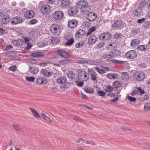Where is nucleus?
<instances>
[{
	"label": "nucleus",
	"mask_w": 150,
	"mask_h": 150,
	"mask_svg": "<svg viewBox=\"0 0 150 150\" xmlns=\"http://www.w3.org/2000/svg\"><path fill=\"white\" fill-rule=\"evenodd\" d=\"M50 30L52 33L59 35L61 32L60 26L57 24H53L50 27Z\"/></svg>",
	"instance_id": "1"
},
{
	"label": "nucleus",
	"mask_w": 150,
	"mask_h": 150,
	"mask_svg": "<svg viewBox=\"0 0 150 150\" xmlns=\"http://www.w3.org/2000/svg\"><path fill=\"white\" fill-rule=\"evenodd\" d=\"M133 77L137 81H141L145 77L144 74L141 71L135 72L133 74Z\"/></svg>",
	"instance_id": "2"
},
{
	"label": "nucleus",
	"mask_w": 150,
	"mask_h": 150,
	"mask_svg": "<svg viewBox=\"0 0 150 150\" xmlns=\"http://www.w3.org/2000/svg\"><path fill=\"white\" fill-rule=\"evenodd\" d=\"M78 78L80 80L82 81H86L88 78L86 73L84 71L79 72L78 74Z\"/></svg>",
	"instance_id": "3"
},
{
	"label": "nucleus",
	"mask_w": 150,
	"mask_h": 150,
	"mask_svg": "<svg viewBox=\"0 0 150 150\" xmlns=\"http://www.w3.org/2000/svg\"><path fill=\"white\" fill-rule=\"evenodd\" d=\"M50 6L47 4L43 5L41 8V10L43 14H47L50 11Z\"/></svg>",
	"instance_id": "4"
},
{
	"label": "nucleus",
	"mask_w": 150,
	"mask_h": 150,
	"mask_svg": "<svg viewBox=\"0 0 150 150\" xmlns=\"http://www.w3.org/2000/svg\"><path fill=\"white\" fill-rule=\"evenodd\" d=\"M64 16L63 13L61 11H57L53 13V17L56 19H59L61 18Z\"/></svg>",
	"instance_id": "5"
},
{
	"label": "nucleus",
	"mask_w": 150,
	"mask_h": 150,
	"mask_svg": "<svg viewBox=\"0 0 150 150\" xmlns=\"http://www.w3.org/2000/svg\"><path fill=\"white\" fill-rule=\"evenodd\" d=\"M76 5L78 8H80V9L83 8H85V7H87L89 5L88 2L85 1L83 0L81 1L78 2Z\"/></svg>",
	"instance_id": "6"
},
{
	"label": "nucleus",
	"mask_w": 150,
	"mask_h": 150,
	"mask_svg": "<svg viewBox=\"0 0 150 150\" xmlns=\"http://www.w3.org/2000/svg\"><path fill=\"white\" fill-rule=\"evenodd\" d=\"M126 56L127 58L133 59L137 56V54L135 51L131 50L126 53Z\"/></svg>",
	"instance_id": "7"
},
{
	"label": "nucleus",
	"mask_w": 150,
	"mask_h": 150,
	"mask_svg": "<svg viewBox=\"0 0 150 150\" xmlns=\"http://www.w3.org/2000/svg\"><path fill=\"white\" fill-rule=\"evenodd\" d=\"M36 83L40 85L46 84L47 82V79L44 77H39L36 80Z\"/></svg>",
	"instance_id": "8"
},
{
	"label": "nucleus",
	"mask_w": 150,
	"mask_h": 150,
	"mask_svg": "<svg viewBox=\"0 0 150 150\" xmlns=\"http://www.w3.org/2000/svg\"><path fill=\"white\" fill-rule=\"evenodd\" d=\"M23 21V19L20 17L16 16L13 18L12 19L11 23L12 24H17Z\"/></svg>",
	"instance_id": "9"
},
{
	"label": "nucleus",
	"mask_w": 150,
	"mask_h": 150,
	"mask_svg": "<svg viewBox=\"0 0 150 150\" xmlns=\"http://www.w3.org/2000/svg\"><path fill=\"white\" fill-rule=\"evenodd\" d=\"M97 17L96 14L93 12H91L87 16V19L90 21H93L96 19Z\"/></svg>",
	"instance_id": "10"
},
{
	"label": "nucleus",
	"mask_w": 150,
	"mask_h": 150,
	"mask_svg": "<svg viewBox=\"0 0 150 150\" xmlns=\"http://www.w3.org/2000/svg\"><path fill=\"white\" fill-rule=\"evenodd\" d=\"M57 53L58 55L64 58H68L69 57V54L63 50H60L58 51Z\"/></svg>",
	"instance_id": "11"
},
{
	"label": "nucleus",
	"mask_w": 150,
	"mask_h": 150,
	"mask_svg": "<svg viewBox=\"0 0 150 150\" xmlns=\"http://www.w3.org/2000/svg\"><path fill=\"white\" fill-rule=\"evenodd\" d=\"M68 13L71 16H73L77 13V8L76 7L74 6L71 7L68 10Z\"/></svg>",
	"instance_id": "12"
},
{
	"label": "nucleus",
	"mask_w": 150,
	"mask_h": 150,
	"mask_svg": "<svg viewBox=\"0 0 150 150\" xmlns=\"http://www.w3.org/2000/svg\"><path fill=\"white\" fill-rule=\"evenodd\" d=\"M11 17L8 15H6L2 17L1 22L3 24H7L9 22Z\"/></svg>",
	"instance_id": "13"
},
{
	"label": "nucleus",
	"mask_w": 150,
	"mask_h": 150,
	"mask_svg": "<svg viewBox=\"0 0 150 150\" xmlns=\"http://www.w3.org/2000/svg\"><path fill=\"white\" fill-rule=\"evenodd\" d=\"M111 38L110 34L109 33H106L102 34L100 37V39L102 40H107Z\"/></svg>",
	"instance_id": "14"
},
{
	"label": "nucleus",
	"mask_w": 150,
	"mask_h": 150,
	"mask_svg": "<svg viewBox=\"0 0 150 150\" xmlns=\"http://www.w3.org/2000/svg\"><path fill=\"white\" fill-rule=\"evenodd\" d=\"M68 25L69 27L74 28L77 26V22L75 20H71L69 21Z\"/></svg>",
	"instance_id": "15"
},
{
	"label": "nucleus",
	"mask_w": 150,
	"mask_h": 150,
	"mask_svg": "<svg viewBox=\"0 0 150 150\" xmlns=\"http://www.w3.org/2000/svg\"><path fill=\"white\" fill-rule=\"evenodd\" d=\"M137 90L136 89L134 90L132 93L131 95L132 96H134L137 94H138L139 93H140L141 95L144 93V91L141 88L138 87L137 88Z\"/></svg>",
	"instance_id": "16"
},
{
	"label": "nucleus",
	"mask_w": 150,
	"mask_h": 150,
	"mask_svg": "<svg viewBox=\"0 0 150 150\" xmlns=\"http://www.w3.org/2000/svg\"><path fill=\"white\" fill-rule=\"evenodd\" d=\"M29 109L32 113L33 115L36 118H40V116L38 112L35 109L30 107Z\"/></svg>",
	"instance_id": "17"
},
{
	"label": "nucleus",
	"mask_w": 150,
	"mask_h": 150,
	"mask_svg": "<svg viewBox=\"0 0 150 150\" xmlns=\"http://www.w3.org/2000/svg\"><path fill=\"white\" fill-rule=\"evenodd\" d=\"M97 40L96 37L94 35H92L89 38L88 40V43L89 44H94Z\"/></svg>",
	"instance_id": "18"
},
{
	"label": "nucleus",
	"mask_w": 150,
	"mask_h": 150,
	"mask_svg": "<svg viewBox=\"0 0 150 150\" xmlns=\"http://www.w3.org/2000/svg\"><path fill=\"white\" fill-rule=\"evenodd\" d=\"M40 73L47 77H49L52 76L53 74V73L48 71L47 70L45 69H42L40 71Z\"/></svg>",
	"instance_id": "19"
},
{
	"label": "nucleus",
	"mask_w": 150,
	"mask_h": 150,
	"mask_svg": "<svg viewBox=\"0 0 150 150\" xmlns=\"http://www.w3.org/2000/svg\"><path fill=\"white\" fill-rule=\"evenodd\" d=\"M67 81L66 78L64 76H61L57 79V83L60 84H64Z\"/></svg>",
	"instance_id": "20"
},
{
	"label": "nucleus",
	"mask_w": 150,
	"mask_h": 150,
	"mask_svg": "<svg viewBox=\"0 0 150 150\" xmlns=\"http://www.w3.org/2000/svg\"><path fill=\"white\" fill-rule=\"evenodd\" d=\"M114 57V56L111 51L108 54L106 55L105 59L107 61L110 60L112 61L113 60L112 59Z\"/></svg>",
	"instance_id": "21"
},
{
	"label": "nucleus",
	"mask_w": 150,
	"mask_h": 150,
	"mask_svg": "<svg viewBox=\"0 0 150 150\" xmlns=\"http://www.w3.org/2000/svg\"><path fill=\"white\" fill-rule=\"evenodd\" d=\"M29 71L30 72L34 74H37L38 71L39 69L36 67L34 66H30L29 67Z\"/></svg>",
	"instance_id": "22"
},
{
	"label": "nucleus",
	"mask_w": 150,
	"mask_h": 150,
	"mask_svg": "<svg viewBox=\"0 0 150 150\" xmlns=\"http://www.w3.org/2000/svg\"><path fill=\"white\" fill-rule=\"evenodd\" d=\"M34 15V13L33 11H27L25 13V16L26 18L30 19L33 18Z\"/></svg>",
	"instance_id": "23"
},
{
	"label": "nucleus",
	"mask_w": 150,
	"mask_h": 150,
	"mask_svg": "<svg viewBox=\"0 0 150 150\" xmlns=\"http://www.w3.org/2000/svg\"><path fill=\"white\" fill-rule=\"evenodd\" d=\"M122 24V22L120 21H116L112 25V27L117 29L121 27Z\"/></svg>",
	"instance_id": "24"
},
{
	"label": "nucleus",
	"mask_w": 150,
	"mask_h": 150,
	"mask_svg": "<svg viewBox=\"0 0 150 150\" xmlns=\"http://www.w3.org/2000/svg\"><path fill=\"white\" fill-rule=\"evenodd\" d=\"M91 7L88 5L87 7H85L80 9L81 11L83 14H86L91 11Z\"/></svg>",
	"instance_id": "25"
},
{
	"label": "nucleus",
	"mask_w": 150,
	"mask_h": 150,
	"mask_svg": "<svg viewBox=\"0 0 150 150\" xmlns=\"http://www.w3.org/2000/svg\"><path fill=\"white\" fill-rule=\"evenodd\" d=\"M86 35L85 32L84 31L82 30H80L77 31L75 34L76 36L77 37H82Z\"/></svg>",
	"instance_id": "26"
},
{
	"label": "nucleus",
	"mask_w": 150,
	"mask_h": 150,
	"mask_svg": "<svg viewBox=\"0 0 150 150\" xmlns=\"http://www.w3.org/2000/svg\"><path fill=\"white\" fill-rule=\"evenodd\" d=\"M62 1L61 6L62 8H65L70 5V2L69 1L63 0Z\"/></svg>",
	"instance_id": "27"
},
{
	"label": "nucleus",
	"mask_w": 150,
	"mask_h": 150,
	"mask_svg": "<svg viewBox=\"0 0 150 150\" xmlns=\"http://www.w3.org/2000/svg\"><path fill=\"white\" fill-rule=\"evenodd\" d=\"M41 115L44 120H46V121L48 122H52V119L50 118V117L47 116L45 113H42L41 114Z\"/></svg>",
	"instance_id": "28"
},
{
	"label": "nucleus",
	"mask_w": 150,
	"mask_h": 150,
	"mask_svg": "<svg viewBox=\"0 0 150 150\" xmlns=\"http://www.w3.org/2000/svg\"><path fill=\"white\" fill-rule=\"evenodd\" d=\"M118 77L117 74L110 73L107 74V77L110 79H115Z\"/></svg>",
	"instance_id": "29"
},
{
	"label": "nucleus",
	"mask_w": 150,
	"mask_h": 150,
	"mask_svg": "<svg viewBox=\"0 0 150 150\" xmlns=\"http://www.w3.org/2000/svg\"><path fill=\"white\" fill-rule=\"evenodd\" d=\"M142 12V11L141 10V8L138 7L137 8L135 9L133 11L134 15L136 16H139Z\"/></svg>",
	"instance_id": "30"
},
{
	"label": "nucleus",
	"mask_w": 150,
	"mask_h": 150,
	"mask_svg": "<svg viewBox=\"0 0 150 150\" xmlns=\"http://www.w3.org/2000/svg\"><path fill=\"white\" fill-rule=\"evenodd\" d=\"M30 56L34 57H43L44 56V54L42 52H37L32 53L30 54Z\"/></svg>",
	"instance_id": "31"
},
{
	"label": "nucleus",
	"mask_w": 150,
	"mask_h": 150,
	"mask_svg": "<svg viewBox=\"0 0 150 150\" xmlns=\"http://www.w3.org/2000/svg\"><path fill=\"white\" fill-rule=\"evenodd\" d=\"M23 41L22 39H19L17 40H14L12 41L13 43L17 46L22 45H23Z\"/></svg>",
	"instance_id": "32"
},
{
	"label": "nucleus",
	"mask_w": 150,
	"mask_h": 150,
	"mask_svg": "<svg viewBox=\"0 0 150 150\" xmlns=\"http://www.w3.org/2000/svg\"><path fill=\"white\" fill-rule=\"evenodd\" d=\"M90 74L91 76V79L93 81L96 80L97 77L96 72L93 70H90L89 71Z\"/></svg>",
	"instance_id": "33"
},
{
	"label": "nucleus",
	"mask_w": 150,
	"mask_h": 150,
	"mask_svg": "<svg viewBox=\"0 0 150 150\" xmlns=\"http://www.w3.org/2000/svg\"><path fill=\"white\" fill-rule=\"evenodd\" d=\"M122 78L124 80H126L129 78V73L127 72H121Z\"/></svg>",
	"instance_id": "34"
},
{
	"label": "nucleus",
	"mask_w": 150,
	"mask_h": 150,
	"mask_svg": "<svg viewBox=\"0 0 150 150\" xmlns=\"http://www.w3.org/2000/svg\"><path fill=\"white\" fill-rule=\"evenodd\" d=\"M96 29V27L95 26L89 29L88 30V31L86 34V35L88 36L90 35L92 32H94Z\"/></svg>",
	"instance_id": "35"
},
{
	"label": "nucleus",
	"mask_w": 150,
	"mask_h": 150,
	"mask_svg": "<svg viewBox=\"0 0 150 150\" xmlns=\"http://www.w3.org/2000/svg\"><path fill=\"white\" fill-rule=\"evenodd\" d=\"M51 41L52 44H53L54 45L58 44L59 42V40L58 38L54 37L51 38Z\"/></svg>",
	"instance_id": "36"
},
{
	"label": "nucleus",
	"mask_w": 150,
	"mask_h": 150,
	"mask_svg": "<svg viewBox=\"0 0 150 150\" xmlns=\"http://www.w3.org/2000/svg\"><path fill=\"white\" fill-rule=\"evenodd\" d=\"M84 91L87 93H93L94 92V89L93 88L86 87L84 89Z\"/></svg>",
	"instance_id": "37"
},
{
	"label": "nucleus",
	"mask_w": 150,
	"mask_h": 150,
	"mask_svg": "<svg viewBox=\"0 0 150 150\" xmlns=\"http://www.w3.org/2000/svg\"><path fill=\"white\" fill-rule=\"evenodd\" d=\"M112 87L109 85L105 86L104 90L106 92H111L113 90Z\"/></svg>",
	"instance_id": "38"
},
{
	"label": "nucleus",
	"mask_w": 150,
	"mask_h": 150,
	"mask_svg": "<svg viewBox=\"0 0 150 150\" xmlns=\"http://www.w3.org/2000/svg\"><path fill=\"white\" fill-rule=\"evenodd\" d=\"M147 47L146 45H140L137 47V49L138 50L140 51H146V47Z\"/></svg>",
	"instance_id": "39"
},
{
	"label": "nucleus",
	"mask_w": 150,
	"mask_h": 150,
	"mask_svg": "<svg viewBox=\"0 0 150 150\" xmlns=\"http://www.w3.org/2000/svg\"><path fill=\"white\" fill-rule=\"evenodd\" d=\"M139 43V41L137 39H134L132 40L131 43V45L132 46H135Z\"/></svg>",
	"instance_id": "40"
},
{
	"label": "nucleus",
	"mask_w": 150,
	"mask_h": 150,
	"mask_svg": "<svg viewBox=\"0 0 150 150\" xmlns=\"http://www.w3.org/2000/svg\"><path fill=\"white\" fill-rule=\"evenodd\" d=\"M64 85L61 86L60 87L61 88L62 90H64L65 89L69 88L70 86V84L69 83L66 82L64 84Z\"/></svg>",
	"instance_id": "41"
},
{
	"label": "nucleus",
	"mask_w": 150,
	"mask_h": 150,
	"mask_svg": "<svg viewBox=\"0 0 150 150\" xmlns=\"http://www.w3.org/2000/svg\"><path fill=\"white\" fill-rule=\"evenodd\" d=\"M74 42V40L73 38L68 40L67 41L65 42V44L67 45H71Z\"/></svg>",
	"instance_id": "42"
},
{
	"label": "nucleus",
	"mask_w": 150,
	"mask_h": 150,
	"mask_svg": "<svg viewBox=\"0 0 150 150\" xmlns=\"http://www.w3.org/2000/svg\"><path fill=\"white\" fill-rule=\"evenodd\" d=\"M13 127L16 131H21V129L19 126L16 124H13Z\"/></svg>",
	"instance_id": "43"
},
{
	"label": "nucleus",
	"mask_w": 150,
	"mask_h": 150,
	"mask_svg": "<svg viewBox=\"0 0 150 150\" xmlns=\"http://www.w3.org/2000/svg\"><path fill=\"white\" fill-rule=\"evenodd\" d=\"M143 27L147 28L150 27V21H146L143 25Z\"/></svg>",
	"instance_id": "44"
},
{
	"label": "nucleus",
	"mask_w": 150,
	"mask_h": 150,
	"mask_svg": "<svg viewBox=\"0 0 150 150\" xmlns=\"http://www.w3.org/2000/svg\"><path fill=\"white\" fill-rule=\"evenodd\" d=\"M114 57L119 56L120 54V52L118 50H112V51Z\"/></svg>",
	"instance_id": "45"
},
{
	"label": "nucleus",
	"mask_w": 150,
	"mask_h": 150,
	"mask_svg": "<svg viewBox=\"0 0 150 150\" xmlns=\"http://www.w3.org/2000/svg\"><path fill=\"white\" fill-rule=\"evenodd\" d=\"M116 46V43L114 42H112L109 45V47L110 49H113V48H115Z\"/></svg>",
	"instance_id": "46"
},
{
	"label": "nucleus",
	"mask_w": 150,
	"mask_h": 150,
	"mask_svg": "<svg viewBox=\"0 0 150 150\" xmlns=\"http://www.w3.org/2000/svg\"><path fill=\"white\" fill-rule=\"evenodd\" d=\"M35 79V78L33 76L27 77L26 78L27 81L30 82H34Z\"/></svg>",
	"instance_id": "47"
},
{
	"label": "nucleus",
	"mask_w": 150,
	"mask_h": 150,
	"mask_svg": "<svg viewBox=\"0 0 150 150\" xmlns=\"http://www.w3.org/2000/svg\"><path fill=\"white\" fill-rule=\"evenodd\" d=\"M120 82L119 81H115L113 83V87L114 88H117L119 86Z\"/></svg>",
	"instance_id": "48"
},
{
	"label": "nucleus",
	"mask_w": 150,
	"mask_h": 150,
	"mask_svg": "<svg viewBox=\"0 0 150 150\" xmlns=\"http://www.w3.org/2000/svg\"><path fill=\"white\" fill-rule=\"evenodd\" d=\"M144 109L145 111H149L150 109V107L148 104H145L144 105Z\"/></svg>",
	"instance_id": "49"
},
{
	"label": "nucleus",
	"mask_w": 150,
	"mask_h": 150,
	"mask_svg": "<svg viewBox=\"0 0 150 150\" xmlns=\"http://www.w3.org/2000/svg\"><path fill=\"white\" fill-rule=\"evenodd\" d=\"M74 74L72 73L69 72L67 74L68 77L70 79H74Z\"/></svg>",
	"instance_id": "50"
},
{
	"label": "nucleus",
	"mask_w": 150,
	"mask_h": 150,
	"mask_svg": "<svg viewBox=\"0 0 150 150\" xmlns=\"http://www.w3.org/2000/svg\"><path fill=\"white\" fill-rule=\"evenodd\" d=\"M76 81V84L77 85L79 86V87H82L83 86L84 84L83 81Z\"/></svg>",
	"instance_id": "51"
},
{
	"label": "nucleus",
	"mask_w": 150,
	"mask_h": 150,
	"mask_svg": "<svg viewBox=\"0 0 150 150\" xmlns=\"http://www.w3.org/2000/svg\"><path fill=\"white\" fill-rule=\"evenodd\" d=\"M146 20V18H144L142 19L138 20L137 21V23H143Z\"/></svg>",
	"instance_id": "52"
},
{
	"label": "nucleus",
	"mask_w": 150,
	"mask_h": 150,
	"mask_svg": "<svg viewBox=\"0 0 150 150\" xmlns=\"http://www.w3.org/2000/svg\"><path fill=\"white\" fill-rule=\"evenodd\" d=\"M113 63L117 64H122L124 63V62L123 61H120L117 60H115L112 61Z\"/></svg>",
	"instance_id": "53"
},
{
	"label": "nucleus",
	"mask_w": 150,
	"mask_h": 150,
	"mask_svg": "<svg viewBox=\"0 0 150 150\" xmlns=\"http://www.w3.org/2000/svg\"><path fill=\"white\" fill-rule=\"evenodd\" d=\"M77 62L78 63H81V64H88V61L86 60H79L77 61Z\"/></svg>",
	"instance_id": "54"
},
{
	"label": "nucleus",
	"mask_w": 150,
	"mask_h": 150,
	"mask_svg": "<svg viewBox=\"0 0 150 150\" xmlns=\"http://www.w3.org/2000/svg\"><path fill=\"white\" fill-rule=\"evenodd\" d=\"M127 98L131 102L135 101L136 100L135 98L133 97L132 96H127Z\"/></svg>",
	"instance_id": "55"
},
{
	"label": "nucleus",
	"mask_w": 150,
	"mask_h": 150,
	"mask_svg": "<svg viewBox=\"0 0 150 150\" xmlns=\"http://www.w3.org/2000/svg\"><path fill=\"white\" fill-rule=\"evenodd\" d=\"M95 68V69L97 71H98V72L100 74H103L105 72L104 71L98 67H96Z\"/></svg>",
	"instance_id": "56"
},
{
	"label": "nucleus",
	"mask_w": 150,
	"mask_h": 150,
	"mask_svg": "<svg viewBox=\"0 0 150 150\" xmlns=\"http://www.w3.org/2000/svg\"><path fill=\"white\" fill-rule=\"evenodd\" d=\"M86 143L87 144H91V145L93 146L96 145L95 142L93 141L87 140L86 141Z\"/></svg>",
	"instance_id": "57"
},
{
	"label": "nucleus",
	"mask_w": 150,
	"mask_h": 150,
	"mask_svg": "<svg viewBox=\"0 0 150 150\" xmlns=\"http://www.w3.org/2000/svg\"><path fill=\"white\" fill-rule=\"evenodd\" d=\"M97 93H98V95L100 96H103L105 94V93L101 90L98 91Z\"/></svg>",
	"instance_id": "58"
},
{
	"label": "nucleus",
	"mask_w": 150,
	"mask_h": 150,
	"mask_svg": "<svg viewBox=\"0 0 150 150\" xmlns=\"http://www.w3.org/2000/svg\"><path fill=\"white\" fill-rule=\"evenodd\" d=\"M84 44L83 42H80L76 44V47L77 48H79L83 46Z\"/></svg>",
	"instance_id": "59"
},
{
	"label": "nucleus",
	"mask_w": 150,
	"mask_h": 150,
	"mask_svg": "<svg viewBox=\"0 0 150 150\" xmlns=\"http://www.w3.org/2000/svg\"><path fill=\"white\" fill-rule=\"evenodd\" d=\"M122 36V35L121 33H115L114 35V37L116 39L121 37Z\"/></svg>",
	"instance_id": "60"
},
{
	"label": "nucleus",
	"mask_w": 150,
	"mask_h": 150,
	"mask_svg": "<svg viewBox=\"0 0 150 150\" xmlns=\"http://www.w3.org/2000/svg\"><path fill=\"white\" fill-rule=\"evenodd\" d=\"M104 45L105 44L104 43H100L96 45V48L97 49L99 48H102Z\"/></svg>",
	"instance_id": "61"
},
{
	"label": "nucleus",
	"mask_w": 150,
	"mask_h": 150,
	"mask_svg": "<svg viewBox=\"0 0 150 150\" xmlns=\"http://www.w3.org/2000/svg\"><path fill=\"white\" fill-rule=\"evenodd\" d=\"M9 69L10 70L14 71L16 69V67L15 65H13L9 68Z\"/></svg>",
	"instance_id": "62"
},
{
	"label": "nucleus",
	"mask_w": 150,
	"mask_h": 150,
	"mask_svg": "<svg viewBox=\"0 0 150 150\" xmlns=\"http://www.w3.org/2000/svg\"><path fill=\"white\" fill-rule=\"evenodd\" d=\"M121 129L123 130H127L130 131H131L132 130V129L131 128H127L125 126H122L121 127Z\"/></svg>",
	"instance_id": "63"
},
{
	"label": "nucleus",
	"mask_w": 150,
	"mask_h": 150,
	"mask_svg": "<svg viewBox=\"0 0 150 150\" xmlns=\"http://www.w3.org/2000/svg\"><path fill=\"white\" fill-rule=\"evenodd\" d=\"M32 46V45L28 43L27 44V45L25 49L27 50H28Z\"/></svg>",
	"instance_id": "64"
}]
</instances>
